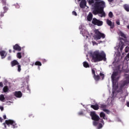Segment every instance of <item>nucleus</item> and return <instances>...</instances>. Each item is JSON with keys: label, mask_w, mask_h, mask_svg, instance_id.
I'll return each instance as SVG.
<instances>
[{"label": "nucleus", "mask_w": 129, "mask_h": 129, "mask_svg": "<svg viewBox=\"0 0 129 129\" xmlns=\"http://www.w3.org/2000/svg\"><path fill=\"white\" fill-rule=\"evenodd\" d=\"M100 120V122H101L102 123H103V124H104V121L103 120V119H100L99 120Z\"/></svg>", "instance_id": "obj_37"}, {"label": "nucleus", "mask_w": 129, "mask_h": 129, "mask_svg": "<svg viewBox=\"0 0 129 129\" xmlns=\"http://www.w3.org/2000/svg\"><path fill=\"white\" fill-rule=\"evenodd\" d=\"M3 125L5 128H7V125L8 126H11V125L12 128H17V127H18V124L16 123L15 121L12 119L6 120L5 122L3 123Z\"/></svg>", "instance_id": "obj_3"}, {"label": "nucleus", "mask_w": 129, "mask_h": 129, "mask_svg": "<svg viewBox=\"0 0 129 129\" xmlns=\"http://www.w3.org/2000/svg\"><path fill=\"white\" fill-rule=\"evenodd\" d=\"M117 75H118V73L117 72H113L111 77L113 83L115 81V80H117L118 79V78L116 79V76H117Z\"/></svg>", "instance_id": "obj_7"}, {"label": "nucleus", "mask_w": 129, "mask_h": 129, "mask_svg": "<svg viewBox=\"0 0 129 129\" xmlns=\"http://www.w3.org/2000/svg\"><path fill=\"white\" fill-rule=\"evenodd\" d=\"M18 72H21V70H22V69H21V66L18 64Z\"/></svg>", "instance_id": "obj_33"}, {"label": "nucleus", "mask_w": 129, "mask_h": 129, "mask_svg": "<svg viewBox=\"0 0 129 129\" xmlns=\"http://www.w3.org/2000/svg\"><path fill=\"white\" fill-rule=\"evenodd\" d=\"M11 56H9V57H8V60H11Z\"/></svg>", "instance_id": "obj_52"}, {"label": "nucleus", "mask_w": 129, "mask_h": 129, "mask_svg": "<svg viewBox=\"0 0 129 129\" xmlns=\"http://www.w3.org/2000/svg\"><path fill=\"white\" fill-rule=\"evenodd\" d=\"M81 1H82V0H78V1H79V2H81Z\"/></svg>", "instance_id": "obj_56"}, {"label": "nucleus", "mask_w": 129, "mask_h": 129, "mask_svg": "<svg viewBox=\"0 0 129 129\" xmlns=\"http://www.w3.org/2000/svg\"><path fill=\"white\" fill-rule=\"evenodd\" d=\"M116 24H117L118 25V26H119V25H120V23L119 22V20H117L116 22Z\"/></svg>", "instance_id": "obj_41"}, {"label": "nucleus", "mask_w": 129, "mask_h": 129, "mask_svg": "<svg viewBox=\"0 0 129 129\" xmlns=\"http://www.w3.org/2000/svg\"><path fill=\"white\" fill-rule=\"evenodd\" d=\"M0 87L1 88H3V87H4V84L2 82H0Z\"/></svg>", "instance_id": "obj_38"}, {"label": "nucleus", "mask_w": 129, "mask_h": 129, "mask_svg": "<svg viewBox=\"0 0 129 129\" xmlns=\"http://www.w3.org/2000/svg\"><path fill=\"white\" fill-rule=\"evenodd\" d=\"M5 96L3 94L0 95V101L4 102L5 101Z\"/></svg>", "instance_id": "obj_24"}, {"label": "nucleus", "mask_w": 129, "mask_h": 129, "mask_svg": "<svg viewBox=\"0 0 129 129\" xmlns=\"http://www.w3.org/2000/svg\"><path fill=\"white\" fill-rule=\"evenodd\" d=\"M5 54H6V51L2 50L0 51V55H1L2 59L6 58V55H5Z\"/></svg>", "instance_id": "obj_20"}, {"label": "nucleus", "mask_w": 129, "mask_h": 129, "mask_svg": "<svg viewBox=\"0 0 129 129\" xmlns=\"http://www.w3.org/2000/svg\"><path fill=\"white\" fill-rule=\"evenodd\" d=\"M5 7H3L4 13H7L9 11V5H6V2H5Z\"/></svg>", "instance_id": "obj_18"}, {"label": "nucleus", "mask_w": 129, "mask_h": 129, "mask_svg": "<svg viewBox=\"0 0 129 129\" xmlns=\"http://www.w3.org/2000/svg\"><path fill=\"white\" fill-rule=\"evenodd\" d=\"M35 65L36 66H42V63L40 61H37L35 62Z\"/></svg>", "instance_id": "obj_27"}, {"label": "nucleus", "mask_w": 129, "mask_h": 129, "mask_svg": "<svg viewBox=\"0 0 129 129\" xmlns=\"http://www.w3.org/2000/svg\"><path fill=\"white\" fill-rule=\"evenodd\" d=\"M119 35L121 37H123V38H124V39L126 38V36H125V34L123 33L122 32L120 31L119 32Z\"/></svg>", "instance_id": "obj_26"}, {"label": "nucleus", "mask_w": 129, "mask_h": 129, "mask_svg": "<svg viewBox=\"0 0 129 129\" xmlns=\"http://www.w3.org/2000/svg\"><path fill=\"white\" fill-rule=\"evenodd\" d=\"M100 117H102L103 119L107 120V117L105 115V113L103 112H101L100 113Z\"/></svg>", "instance_id": "obj_15"}, {"label": "nucleus", "mask_w": 129, "mask_h": 129, "mask_svg": "<svg viewBox=\"0 0 129 129\" xmlns=\"http://www.w3.org/2000/svg\"><path fill=\"white\" fill-rule=\"evenodd\" d=\"M13 52H14V53H15V50H14Z\"/></svg>", "instance_id": "obj_57"}, {"label": "nucleus", "mask_w": 129, "mask_h": 129, "mask_svg": "<svg viewBox=\"0 0 129 129\" xmlns=\"http://www.w3.org/2000/svg\"><path fill=\"white\" fill-rule=\"evenodd\" d=\"M102 126H103V125L101 124V123H100L98 126V129L102 128Z\"/></svg>", "instance_id": "obj_36"}, {"label": "nucleus", "mask_w": 129, "mask_h": 129, "mask_svg": "<svg viewBox=\"0 0 129 129\" xmlns=\"http://www.w3.org/2000/svg\"><path fill=\"white\" fill-rule=\"evenodd\" d=\"M106 7L105 2L103 1L101 2H96L94 4V9L93 10V14L95 16L100 14V17L102 18L105 17L106 14L104 12V8Z\"/></svg>", "instance_id": "obj_1"}, {"label": "nucleus", "mask_w": 129, "mask_h": 129, "mask_svg": "<svg viewBox=\"0 0 129 129\" xmlns=\"http://www.w3.org/2000/svg\"><path fill=\"white\" fill-rule=\"evenodd\" d=\"M91 107L93 108V109H94V110H98V109H99V106L97 104L91 105Z\"/></svg>", "instance_id": "obj_16"}, {"label": "nucleus", "mask_w": 129, "mask_h": 129, "mask_svg": "<svg viewBox=\"0 0 129 129\" xmlns=\"http://www.w3.org/2000/svg\"><path fill=\"white\" fill-rule=\"evenodd\" d=\"M91 56L94 63L100 62L101 61H106V54L104 53V51H95L91 53Z\"/></svg>", "instance_id": "obj_2"}, {"label": "nucleus", "mask_w": 129, "mask_h": 129, "mask_svg": "<svg viewBox=\"0 0 129 129\" xmlns=\"http://www.w3.org/2000/svg\"><path fill=\"white\" fill-rule=\"evenodd\" d=\"M4 14H5L4 12H2L1 14V17H4V16H5Z\"/></svg>", "instance_id": "obj_44"}, {"label": "nucleus", "mask_w": 129, "mask_h": 129, "mask_svg": "<svg viewBox=\"0 0 129 129\" xmlns=\"http://www.w3.org/2000/svg\"><path fill=\"white\" fill-rule=\"evenodd\" d=\"M9 53H12V50L11 49L9 50Z\"/></svg>", "instance_id": "obj_54"}, {"label": "nucleus", "mask_w": 129, "mask_h": 129, "mask_svg": "<svg viewBox=\"0 0 129 129\" xmlns=\"http://www.w3.org/2000/svg\"><path fill=\"white\" fill-rule=\"evenodd\" d=\"M86 0H82L80 3V7L81 9H85L86 7Z\"/></svg>", "instance_id": "obj_8"}, {"label": "nucleus", "mask_w": 129, "mask_h": 129, "mask_svg": "<svg viewBox=\"0 0 129 129\" xmlns=\"http://www.w3.org/2000/svg\"><path fill=\"white\" fill-rule=\"evenodd\" d=\"M92 18H93V15L91 12L89 13V15L87 16V20L89 22H91L92 21Z\"/></svg>", "instance_id": "obj_14"}, {"label": "nucleus", "mask_w": 129, "mask_h": 129, "mask_svg": "<svg viewBox=\"0 0 129 129\" xmlns=\"http://www.w3.org/2000/svg\"><path fill=\"white\" fill-rule=\"evenodd\" d=\"M126 105H127V106L128 107H129V102H127L126 103Z\"/></svg>", "instance_id": "obj_50"}, {"label": "nucleus", "mask_w": 129, "mask_h": 129, "mask_svg": "<svg viewBox=\"0 0 129 129\" xmlns=\"http://www.w3.org/2000/svg\"><path fill=\"white\" fill-rule=\"evenodd\" d=\"M90 116H91L92 120H94L95 121H99V119H100L99 116L96 114L95 112H91Z\"/></svg>", "instance_id": "obj_6"}, {"label": "nucleus", "mask_w": 129, "mask_h": 129, "mask_svg": "<svg viewBox=\"0 0 129 129\" xmlns=\"http://www.w3.org/2000/svg\"><path fill=\"white\" fill-rule=\"evenodd\" d=\"M106 23L108 26H110L111 29H113L114 28V23H112L111 21L109 20V19L106 20Z\"/></svg>", "instance_id": "obj_9"}, {"label": "nucleus", "mask_w": 129, "mask_h": 129, "mask_svg": "<svg viewBox=\"0 0 129 129\" xmlns=\"http://www.w3.org/2000/svg\"><path fill=\"white\" fill-rule=\"evenodd\" d=\"M126 53H127L128 52V50H125Z\"/></svg>", "instance_id": "obj_55"}, {"label": "nucleus", "mask_w": 129, "mask_h": 129, "mask_svg": "<svg viewBox=\"0 0 129 129\" xmlns=\"http://www.w3.org/2000/svg\"><path fill=\"white\" fill-rule=\"evenodd\" d=\"M88 3L89 5H92V4H94V0H89Z\"/></svg>", "instance_id": "obj_32"}, {"label": "nucleus", "mask_w": 129, "mask_h": 129, "mask_svg": "<svg viewBox=\"0 0 129 129\" xmlns=\"http://www.w3.org/2000/svg\"><path fill=\"white\" fill-rule=\"evenodd\" d=\"M123 47H124V44L122 42H121V45L120 47V51H121L122 50H123Z\"/></svg>", "instance_id": "obj_31"}, {"label": "nucleus", "mask_w": 129, "mask_h": 129, "mask_svg": "<svg viewBox=\"0 0 129 129\" xmlns=\"http://www.w3.org/2000/svg\"><path fill=\"white\" fill-rule=\"evenodd\" d=\"M11 66L12 67H14V66H16V65H19V62L17 60H14L11 61Z\"/></svg>", "instance_id": "obj_17"}, {"label": "nucleus", "mask_w": 129, "mask_h": 129, "mask_svg": "<svg viewBox=\"0 0 129 129\" xmlns=\"http://www.w3.org/2000/svg\"><path fill=\"white\" fill-rule=\"evenodd\" d=\"M92 73L93 75V76L95 75V71H94L93 69H92Z\"/></svg>", "instance_id": "obj_40"}, {"label": "nucleus", "mask_w": 129, "mask_h": 129, "mask_svg": "<svg viewBox=\"0 0 129 129\" xmlns=\"http://www.w3.org/2000/svg\"><path fill=\"white\" fill-rule=\"evenodd\" d=\"M72 14L74 15V16H77V13H76L75 11H73Z\"/></svg>", "instance_id": "obj_39"}, {"label": "nucleus", "mask_w": 129, "mask_h": 129, "mask_svg": "<svg viewBox=\"0 0 129 129\" xmlns=\"http://www.w3.org/2000/svg\"><path fill=\"white\" fill-rule=\"evenodd\" d=\"M103 111H104V112H106V113H107V114H109V113H110V111H109V110L107 109H105L103 110Z\"/></svg>", "instance_id": "obj_29"}, {"label": "nucleus", "mask_w": 129, "mask_h": 129, "mask_svg": "<svg viewBox=\"0 0 129 129\" xmlns=\"http://www.w3.org/2000/svg\"><path fill=\"white\" fill-rule=\"evenodd\" d=\"M0 122H3V118L2 117H0Z\"/></svg>", "instance_id": "obj_49"}, {"label": "nucleus", "mask_w": 129, "mask_h": 129, "mask_svg": "<svg viewBox=\"0 0 129 129\" xmlns=\"http://www.w3.org/2000/svg\"><path fill=\"white\" fill-rule=\"evenodd\" d=\"M13 49L16 51H21V50H22V48H21L18 44L13 46Z\"/></svg>", "instance_id": "obj_13"}, {"label": "nucleus", "mask_w": 129, "mask_h": 129, "mask_svg": "<svg viewBox=\"0 0 129 129\" xmlns=\"http://www.w3.org/2000/svg\"><path fill=\"white\" fill-rule=\"evenodd\" d=\"M83 66L85 67V68H89V63H88V62L87 61H84L83 62Z\"/></svg>", "instance_id": "obj_23"}, {"label": "nucleus", "mask_w": 129, "mask_h": 129, "mask_svg": "<svg viewBox=\"0 0 129 129\" xmlns=\"http://www.w3.org/2000/svg\"><path fill=\"white\" fill-rule=\"evenodd\" d=\"M106 105L104 104H101L100 107L102 109V110H103V109H106Z\"/></svg>", "instance_id": "obj_25"}, {"label": "nucleus", "mask_w": 129, "mask_h": 129, "mask_svg": "<svg viewBox=\"0 0 129 129\" xmlns=\"http://www.w3.org/2000/svg\"><path fill=\"white\" fill-rule=\"evenodd\" d=\"M127 84V82L126 81H124L122 84H121L120 86V90L118 92H121L122 91V88L125 86Z\"/></svg>", "instance_id": "obj_12"}, {"label": "nucleus", "mask_w": 129, "mask_h": 129, "mask_svg": "<svg viewBox=\"0 0 129 129\" xmlns=\"http://www.w3.org/2000/svg\"><path fill=\"white\" fill-rule=\"evenodd\" d=\"M109 3L111 4V3L113 4V0H108Z\"/></svg>", "instance_id": "obj_42"}, {"label": "nucleus", "mask_w": 129, "mask_h": 129, "mask_svg": "<svg viewBox=\"0 0 129 129\" xmlns=\"http://www.w3.org/2000/svg\"><path fill=\"white\" fill-rule=\"evenodd\" d=\"M3 118H4V119H7V115H3Z\"/></svg>", "instance_id": "obj_47"}, {"label": "nucleus", "mask_w": 129, "mask_h": 129, "mask_svg": "<svg viewBox=\"0 0 129 129\" xmlns=\"http://www.w3.org/2000/svg\"><path fill=\"white\" fill-rule=\"evenodd\" d=\"M100 76H101V77H102V80H103V79H104V74H102V73H100Z\"/></svg>", "instance_id": "obj_35"}, {"label": "nucleus", "mask_w": 129, "mask_h": 129, "mask_svg": "<svg viewBox=\"0 0 129 129\" xmlns=\"http://www.w3.org/2000/svg\"><path fill=\"white\" fill-rule=\"evenodd\" d=\"M93 78L96 81H98L99 79H100V77L99 76V75H95L93 76Z\"/></svg>", "instance_id": "obj_22"}, {"label": "nucleus", "mask_w": 129, "mask_h": 129, "mask_svg": "<svg viewBox=\"0 0 129 129\" xmlns=\"http://www.w3.org/2000/svg\"><path fill=\"white\" fill-rule=\"evenodd\" d=\"M3 90L5 93H7V92H9L10 89H9V87L8 86H5L4 87Z\"/></svg>", "instance_id": "obj_19"}, {"label": "nucleus", "mask_w": 129, "mask_h": 129, "mask_svg": "<svg viewBox=\"0 0 129 129\" xmlns=\"http://www.w3.org/2000/svg\"><path fill=\"white\" fill-rule=\"evenodd\" d=\"M97 121H94L93 122V125H95V126L97 125V124H98V122H97Z\"/></svg>", "instance_id": "obj_34"}, {"label": "nucleus", "mask_w": 129, "mask_h": 129, "mask_svg": "<svg viewBox=\"0 0 129 129\" xmlns=\"http://www.w3.org/2000/svg\"><path fill=\"white\" fill-rule=\"evenodd\" d=\"M79 114L80 115H81V114H83V112H81L79 113Z\"/></svg>", "instance_id": "obj_51"}, {"label": "nucleus", "mask_w": 129, "mask_h": 129, "mask_svg": "<svg viewBox=\"0 0 129 129\" xmlns=\"http://www.w3.org/2000/svg\"><path fill=\"white\" fill-rule=\"evenodd\" d=\"M27 89L29 92H31V90L30 89V87H29V86H27Z\"/></svg>", "instance_id": "obj_43"}, {"label": "nucleus", "mask_w": 129, "mask_h": 129, "mask_svg": "<svg viewBox=\"0 0 129 129\" xmlns=\"http://www.w3.org/2000/svg\"><path fill=\"white\" fill-rule=\"evenodd\" d=\"M123 8L126 12H129V5L127 4H125L123 5Z\"/></svg>", "instance_id": "obj_21"}, {"label": "nucleus", "mask_w": 129, "mask_h": 129, "mask_svg": "<svg viewBox=\"0 0 129 129\" xmlns=\"http://www.w3.org/2000/svg\"><path fill=\"white\" fill-rule=\"evenodd\" d=\"M92 23L93 25L98 26V27H100V26H102V25H103V22L95 18L93 19Z\"/></svg>", "instance_id": "obj_5"}, {"label": "nucleus", "mask_w": 129, "mask_h": 129, "mask_svg": "<svg viewBox=\"0 0 129 129\" xmlns=\"http://www.w3.org/2000/svg\"><path fill=\"white\" fill-rule=\"evenodd\" d=\"M108 16L109 18H112L113 17V14L112 13V12H110L108 14Z\"/></svg>", "instance_id": "obj_30"}, {"label": "nucleus", "mask_w": 129, "mask_h": 129, "mask_svg": "<svg viewBox=\"0 0 129 129\" xmlns=\"http://www.w3.org/2000/svg\"><path fill=\"white\" fill-rule=\"evenodd\" d=\"M95 2H101V1H100L101 0H95Z\"/></svg>", "instance_id": "obj_53"}, {"label": "nucleus", "mask_w": 129, "mask_h": 129, "mask_svg": "<svg viewBox=\"0 0 129 129\" xmlns=\"http://www.w3.org/2000/svg\"><path fill=\"white\" fill-rule=\"evenodd\" d=\"M127 84V82L126 81H124L122 84H121L120 86V90L118 92H121L122 91V88L125 86Z\"/></svg>", "instance_id": "obj_11"}, {"label": "nucleus", "mask_w": 129, "mask_h": 129, "mask_svg": "<svg viewBox=\"0 0 129 129\" xmlns=\"http://www.w3.org/2000/svg\"><path fill=\"white\" fill-rule=\"evenodd\" d=\"M127 58H129V53L126 55V57H125V59L126 60L127 59Z\"/></svg>", "instance_id": "obj_45"}, {"label": "nucleus", "mask_w": 129, "mask_h": 129, "mask_svg": "<svg viewBox=\"0 0 129 129\" xmlns=\"http://www.w3.org/2000/svg\"><path fill=\"white\" fill-rule=\"evenodd\" d=\"M95 35L94 36V39L97 41V40H100L101 38L104 39L105 38V34L100 32L98 29L94 30Z\"/></svg>", "instance_id": "obj_4"}, {"label": "nucleus", "mask_w": 129, "mask_h": 129, "mask_svg": "<svg viewBox=\"0 0 129 129\" xmlns=\"http://www.w3.org/2000/svg\"><path fill=\"white\" fill-rule=\"evenodd\" d=\"M17 57L18 58V59H21L22 58V53L21 52H18L17 54Z\"/></svg>", "instance_id": "obj_28"}, {"label": "nucleus", "mask_w": 129, "mask_h": 129, "mask_svg": "<svg viewBox=\"0 0 129 129\" xmlns=\"http://www.w3.org/2000/svg\"><path fill=\"white\" fill-rule=\"evenodd\" d=\"M0 109L2 110V111H3L4 110V107L0 106Z\"/></svg>", "instance_id": "obj_46"}, {"label": "nucleus", "mask_w": 129, "mask_h": 129, "mask_svg": "<svg viewBox=\"0 0 129 129\" xmlns=\"http://www.w3.org/2000/svg\"><path fill=\"white\" fill-rule=\"evenodd\" d=\"M93 45H97V43L95 41H93Z\"/></svg>", "instance_id": "obj_48"}, {"label": "nucleus", "mask_w": 129, "mask_h": 129, "mask_svg": "<svg viewBox=\"0 0 129 129\" xmlns=\"http://www.w3.org/2000/svg\"><path fill=\"white\" fill-rule=\"evenodd\" d=\"M14 95L15 96H16V97H17L18 98H21V97L23 96V94L21 91H16L14 93Z\"/></svg>", "instance_id": "obj_10"}]
</instances>
